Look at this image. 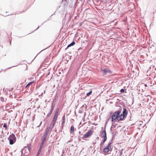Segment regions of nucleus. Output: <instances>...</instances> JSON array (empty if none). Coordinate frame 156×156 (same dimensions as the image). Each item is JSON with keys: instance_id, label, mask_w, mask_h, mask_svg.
Segmentation results:
<instances>
[{"instance_id": "obj_12", "label": "nucleus", "mask_w": 156, "mask_h": 156, "mask_svg": "<svg viewBox=\"0 0 156 156\" xmlns=\"http://www.w3.org/2000/svg\"><path fill=\"white\" fill-rule=\"evenodd\" d=\"M65 123V116L64 115L62 118V126H63Z\"/></svg>"}, {"instance_id": "obj_6", "label": "nucleus", "mask_w": 156, "mask_h": 156, "mask_svg": "<svg viewBox=\"0 0 156 156\" xmlns=\"http://www.w3.org/2000/svg\"><path fill=\"white\" fill-rule=\"evenodd\" d=\"M123 114H121V115H122V119L123 120L124 118L126 117L128 113V112L127 110L125 108H123V111L122 112Z\"/></svg>"}, {"instance_id": "obj_14", "label": "nucleus", "mask_w": 156, "mask_h": 156, "mask_svg": "<svg viewBox=\"0 0 156 156\" xmlns=\"http://www.w3.org/2000/svg\"><path fill=\"white\" fill-rule=\"evenodd\" d=\"M75 44V43L74 41H73L72 43H71L70 44H69L67 46V48L66 49H67L70 47L73 46Z\"/></svg>"}, {"instance_id": "obj_19", "label": "nucleus", "mask_w": 156, "mask_h": 156, "mask_svg": "<svg viewBox=\"0 0 156 156\" xmlns=\"http://www.w3.org/2000/svg\"><path fill=\"white\" fill-rule=\"evenodd\" d=\"M35 82V81H33L30 82L29 83H28V85H29V86L31 85L32 84H33V83H34Z\"/></svg>"}, {"instance_id": "obj_11", "label": "nucleus", "mask_w": 156, "mask_h": 156, "mask_svg": "<svg viewBox=\"0 0 156 156\" xmlns=\"http://www.w3.org/2000/svg\"><path fill=\"white\" fill-rule=\"evenodd\" d=\"M74 132V127L73 126H71L70 128V133H73Z\"/></svg>"}, {"instance_id": "obj_7", "label": "nucleus", "mask_w": 156, "mask_h": 156, "mask_svg": "<svg viewBox=\"0 0 156 156\" xmlns=\"http://www.w3.org/2000/svg\"><path fill=\"white\" fill-rule=\"evenodd\" d=\"M101 70L104 72V73L106 75L107 73H112L111 70L108 68H105L104 69H101Z\"/></svg>"}, {"instance_id": "obj_18", "label": "nucleus", "mask_w": 156, "mask_h": 156, "mask_svg": "<svg viewBox=\"0 0 156 156\" xmlns=\"http://www.w3.org/2000/svg\"><path fill=\"white\" fill-rule=\"evenodd\" d=\"M92 93V91L91 90L89 93H87V95H87V96H89Z\"/></svg>"}, {"instance_id": "obj_24", "label": "nucleus", "mask_w": 156, "mask_h": 156, "mask_svg": "<svg viewBox=\"0 0 156 156\" xmlns=\"http://www.w3.org/2000/svg\"><path fill=\"white\" fill-rule=\"evenodd\" d=\"M122 151H121V152H120V154H119V156H121L122 155Z\"/></svg>"}, {"instance_id": "obj_13", "label": "nucleus", "mask_w": 156, "mask_h": 156, "mask_svg": "<svg viewBox=\"0 0 156 156\" xmlns=\"http://www.w3.org/2000/svg\"><path fill=\"white\" fill-rule=\"evenodd\" d=\"M9 143L10 144H13L16 141V140H11V139H9Z\"/></svg>"}, {"instance_id": "obj_9", "label": "nucleus", "mask_w": 156, "mask_h": 156, "mask_svg": "<svg viewBox=\"0 0 156 156\" xmlns=\"http://www.w3.org/2000/svg\"><path fill=\"white\" fill-rule=\"evenodd\" d=\"M58 117V115H54L53 117V119L52 120V125L53 126H54V124L57 120Z\"/></svg>"}, {"instance_id": "obj_10", "label": "nucleus", "mask_w": 156, "mask_h": 156, "mask_svg": "<svg viewBox=\"0 0 156 156\" xmlns=\"http://www.w3.org/2000/svg\"><path fill=\"white\" fill-rule=\"evenodd\" d=\"M10 139L16 140V138L15 137V135L13 133H12V134H11L9 137V139Z\"/></svg>"}, {"instance_id": "obj_17", "label": "nucleus", "mask_w": 156, "mask_h": 156, "mask_svg": "<svg viewBox=\"0 0 156 156\" xmlns=\"http://www.w3.org/2000/svg\"><path fill=\"white\" fill-rule=\"evenodd\" d=\"M58 112L59 109L58 108L55 111V115H58Z\"/></svg>"}, {"instance_id": "obj_5", "label": "nucleus", "mask_w": 156, "mask_h": 156, "mask_svg": "<svg viewBox=\"0 0 156 156\" xmlns=\"http://www.w3.org/2000/svg\"><path fill=\"white\" fill-rule=\"evenodd\" d=\"M100 136L101 138H103V140H107V134L105 129L101 132Z\"/></svg>"}, {"instance_id": "obj_20", "label": "nucleus", "mask_w": 156, "mask_h": 156, "mask_svg": "<svg viewBox=\"0 0 156 156\" xmlns=\"http://www.w3.org/2000/svg\"><path fill=\"white\" fill-rule=\"evenodd\" d=\"M3 127L5 128V129H7V127L6 123H5L4 124Z\"/></svg>"}, {"instance_id": "obj_4", "label": "nucleus", "mask_w": 156, "mask_h": 156, "mask_svg": "<svg viewBox=\"0 0 156 156\" xmlns=\"http://www.w3.org/2000/svg\"><path fill=\"white\" fill-rule=\"evenodd\" d=\"M111 143H109L108 145L103 150V152L104 153H107L109 151H111L112 149L111 147Z\"/></svg>"}, {"instance_id": "obj_2", "label": "nucleus", "mask_w": 156, "mask_h": 156, "mask_svg": "<svg viewBox=\"0 0 156 156\" xmlns=\"http://www.w3.org/2000/svg\"><path fill=\"white\" fill-rule=\"evenodd\" d=\"M30 149V146L28 145L24 147L21 151L22 155L23 156H27L29 154Z\"/></svg>"}, {"instance_id": "obj_3", "label": "nucleus", "mask_w": 156, "mask_h": 156, "mask_svg": "<svg viewBox=\"0 0 156 156\" xmlns=\"http://www.w3.org/2000/svg\"><path fill=\"white\" fill-rule=\"evenodd\" d=\"M94 132V131L90 129L85 133L82 137V139L85 140H87L86 139L89 138L91 136Z\"/></svg>"}, {"instance_id": "obj_8", "label": "nucleus", "mask_w": 156, "mask_h": 156, "mask_svg": "<svg viewBox=\"0 0 156 156\" xmlns=\"http://www.w3.org/2000/svg\"><path fill=\"white\" fill-rule=\"evenodd\" d=\"M47 136V134L46 133L44 134V135L43 138L42 140V143L41 144V145L43 146L44 144L45 140L46 139V137Z\"/></svg>"}, {"instance_id": "obj_26", "label": "nucleus", "mask_w": 156, "mask_h": 156, "mask_svg": "<svg viewBox=\"0 0 156 156\" xmlns=\"http://www.w3.org/2000/svg\"><path fill=\"white\" fill-rule=\"evenodd\" d=\"M1 99L2 101H4V99L3 98H1Z\"/></svg>"}, {"instance_id": "obj_25", "label": "nucleus", "mask_w": 156, "mask_h": 156, "mask_svg": "<svg viewBox=\"0 0 156 156\" xmlns=\"http://www.w3.org/2000/svg\"><path fill=\"white\" fill-rule=\"evenodd\" d=\"M29 86V85H28V84H27L26 86L25 87V88H27V87H28Z\"/></svg>"}, {"instance_id": "obj_1", "label": "nucleus", "mask_w": 156, "mask_h": 156, "mask_svg": "<svg viewBox=\"0 0 156 156\" xmlns=\"http://www.w3.org/2000/svg\"><path fill=\"white\" fill-rule=\"evenodd\" d=\"M120 113L121 111L120 110L117 111L113 113L112 115V122H119L123 120V116L121 115Z\"/></svg>"}, {"instance_id": "obj_27", "label": "nucleus", "mask_w": 156, "mask_h": 156, "mask_svg": "<svg viewBox=\"0 0 156 156\" xmlns=\"http://www.w3.org/2000/svg\"><path fill=\"white\" fill-rule=\"evenodd\" d=\"M145 86H147V85H146V84H145Z\"/></svg>"}, {"instance_id": "obj_23", "label": "nucleus", "mask_w": 156, "mask_h": 156, "mask_svg": "<svg viewBox=\"0 0 156 156\" xmlns=\"http://www.w3.org/2000/svg\"><path fill=\"white\" fill-rule=\"evenodd\" d=\"M41 151L40 150H39L38 151L37 154V156H38V155L40 154V153H41Z\"/></svg>"}, {"instance_id": "obj_15", "label": "nucleus", "mask_w": 156, "mask_h": 156, "mask_svg": "<svg viewBox=\"0 0 156 156\" xmlns=\"http://www.w3.org/2000/svg\"><path fill=\"white\" fill-rule=\"evenodd\" d=\"M106 140H102V141L101 142V144H100L101 146H103V145L104 144L105 142L106 141Z\"/></svg>"}, {"instance_id": "obj_16", "label": "nucleus", "mask_w": 156, "mask_h": 156, "mask_svg": "<svg viewBox=\"0 0 156 156\" xmlns=\"http://www.w3.org/2000/svg\"><path fill=\"white\" fill-rule=\"evenodd\" d=\"M53 108H51V111H50L48 115V116L49 117L51 115V114L53 112Z\"/></svg>"}, {"instance_id": "obj_22", "label": "nucleus", "mask_w": 156, "mask_h": 156, "mask_svg": "<svg viewBox=\"0 0 156 156\" xmlns=\"http://www.w3.org/2000/svg\"><path fill=\"white\" fill-rule=\"evenodd\" d=\"M43 147V146L41 145L40 147V149H39V150H40V151H41Z\"/></svg>"}, {"instance_id": "obj_21", "label": "nucleus", "mask_w": 156, "mask_h": 156, "mask_svg": "<svg viewBox=\"0 0 156 156\" xmlns=\"http://www.w3.org/2000/svg\"><path fill=\"white\" fill-rule=\"evenodd\" d=\"M120 91L121 93H123L124 91V90L123 89H122L120 90Z\"/></svg>"}]
</instances>
